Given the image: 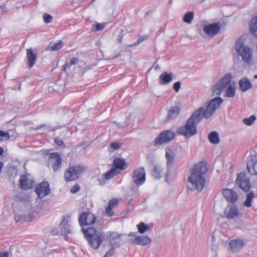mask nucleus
I'll use <instances>...</instances> for the list:
<instances>
[{
	"label": "nucleus",
	"mask_w": 257,
	"mask_h": 257,
	"mask_svg": "<svg viewBox=\"0 0 257 257\" xmlns=\"http://www.w3.org/2000/svg\"><path fill=\"white\" fill-rule=\"evenodd\" d=\"M222 102L220 97L213 99L208 104L206 109L200 107L192 114L191 117L187 120L186 124L180 127L178 133L189 138L197 134V125L204 118L210 117L215 110L218 108Z\"/></svg>",
	"instance_id": "obj_1"
},
{
	"label": "nucleus",
	"mask_w": 257,
	"mask_h": 257,
	"mask_svg": "<svg viewBox=\"0 0 257 257\" xmlns=\"http://www.w3.org/2000/svg\"><path fill=\"white\" fill-rule=\"evenodd\" d=\"M208 169L205 162L196 163L190 170L188 182L194 189L201 191L206 185V176Z\"/></svg>",
	"instance_id": "obj_2"
},
{
	"label": "nucleus",
	"mask_w": 257,
	"mask_h": 257,
	"mask_svg": "<svg viewBox=\"0 0 257 257\" xmlns=\"http://www.w3.org/2000/svg\"><path fill=\"white\" fill-rule=\"evenodd\" d=\"M232 75L230 74H225L216 84L213 88V93L216 95H220L226 88L224 96L233 97L235 94V83L231 81Z\"/></svg>",
	"instance_id": "obj_3"
},
{
	"label": "nucleus",
	"mask_w": 257,
	"mask_h": 257,
	"mask_svg": "<svg viewBox=\"0 0 257 257\" xmlns=\"http://www.w3.org/2000/svg\"><path fill=\"white\" fill-rule=\"evenodd\" d=\"M83 233L92 248L97 250L105 239L104 233L93 227L82 229Z\"/></svg>",
	"instance_id": "obj_4"
},
{
	"label": "nucleus",
	"mask_w": 257,
	"mask_h": 257,
	"mask_svg": "<svg viewBox=\"0 0 257 257\" xmlns=\"http://www.w3.org/2000/svg\"><path fill=\"white\" fill-rule=\"evenodd\" d=\"M235 50L245 63L251 64L253 60V50L249 46L244 45L241 40L238 39L235 43Z\"/></svg>",
	"instance_id": "obj_5"
},
{
	"label": "nucleus",
	"mask_w": 257,
	"mask_h": 257,
	"mask_svg": "<svg viewBox=\"0 0 257 257\" xmlns=\"http://www.w3.org/2000/svg\"><path fill=\"white\" fill-rule=\"evenodd\" d=\"M86 168L82 165H73L69 166L65 170L64 178L66 182L77 180L85 170Z\"/></svg>",
	"instance_id": "obj_6"
},
{
	"label": "nucleus",
	"mask_w": 257,
	"mask_h": 257,
	"mask_svg": "<svg viewBox=\"0 0 257 257\" xmlns=\"http://www.w3.org/2000/svg\"><path fill=\"white\" fill-rule=\"evenodd\" d=\"M47 165L54 172L61 170L62 165V158L58 152L50 153L47 161Z\"/></svg>",
	"instance_id": "obj_7"
},
{
	"label": "nucleus",
	"mask_w": 257,
	"mask_h": 257,
	"mask_svg": "<svg viewBox=\"0 0 257 257\" xmlns=\"http://www.w3.org/2000/svg\"><path fill=\"white\" fill-rule=\"evenodd\" d=\"M51 192L50 185L47 181H43L37 184L35 188V192L38 198L43 199L48 195Z\"/></svg>",
	"instance_id": "obj_8"
},
{
	"label": "nucleus",
	"mask_w": 257,
	"mask_h": 257,
	"mask_svg": "<svg viewBox=\"0 0 257 257\" xmlns=\"http://www.w3.org/2000/svg\"><path fill=\"white\" fill-rule=\"evenodd\" d=\"M236 182L244 192L249 191L251 187L250 180L244 172H240L237 175Z\"/></svg>",
	"instance_id": "obj_9"
},
{
	"label": "nucleus",
	"mask_w": 257,
	"mask_h": 257,
	"mask_svg": "<svg viewBox=\"0 0 257 257\" xmlns=\"http://www.w3.org/2000/svg\"><path fill=\"white\" fill-rule=\"evenodd\" d=\"M133 181L138 186L145 183L146 181V173L144 167L136 169L132 176Z\"/></svg>",
	"instance_id": "obj_10"
},
{
	"label": "nucleus",
	"mask_w": 257,
	"mask_h": 257,
	"mask_svg": "<svg viewBox=\"0 0 257 257\" xmlns=\"http://www.w3.org/2000/svg\"><path fill=\"white\" fill-rule=\"evenodd\" d=\"M175 137V134L171 131L167 130L162 132L156 138L155 145L156 146L166 144L172 141Z\"/></svg>",
	"instance_id": "obj_11"
},
{
	"label": "nucleus",
	"mask_w": 257,
	"mask_h": 257,
	"mask_svg": "<svg viewBox=\"0 0 257 257\" xmlns=\"http://www.w3.org/2000/svg\"><path fill=\"white\" fill-rule=\"evenodd\" d=\"M96 220V216L90 212L82 213L78 218V221L81 226L93 224Z\"/></svg>",
	"instance_id": "obj_12"
},
{
	"label": "nucleus",
	"mask_w": 257,
	"mask_h": 257,
	"mask_svg": "<svg viewBox=\"0 0 257 257\" xmlns=\"http://www.w3.org/2000/svg\"><path fill=\"white\" fill-rule=\"evenodd\" d=\"M224 215L228 219H233L240 218L242 214L236 206L228 205L225 209Z\"/></svg>",
	"instance_id": "obj_13"
},
{
	"label": "nucleus",
	"mask_w": 257,
	"mask_h": 257,
	"mask_svg": "<svg viewBox=\"0 0 257 257\" xmlns=\"http://www.w3.org/2000/svg\"><path fill=\"white\" fill-rule=\"evenodd\" d=\"M220 29L221 26L218 22L205 25L203 27L204 32L210 37H213L217 34L220 32Z\"/></svg>",
	"instance_id": "obj_14"
},
{
	"label": "nucleus",
	"mask_w": 257,
	"mask_h": 257,
	"mask_svg": "<svg viewBox=\"0 0 257 257\" xmlns=\"http://www.w3.org/2000/svg\"><path fill=\"white\" fill-rule=\"evenodd\" d=\"M128 242L132 244H139L144 246L150 243L151 239L147 236L138 235L135 237L130 238L128 239Z\"/></svg>",
	"instance_id": "obj_15"
},
{
	"label": "nucleus",
	"mask_w": 257,
	"mask_h": 257,
	"mask_svg": "<svg viewBox=\"0 0 257 257\" xmlns=\"http://www.w3.org/2000/svg\"><path fill=\"white\" fill-rule=\"evenodd\" d=\"M34 183V181L29 179L28 175L26 174L22 175L19 180L20 187L23 190L32 188Z\"/></svg>",
	"instance_id": "obj_16"
},
{
	"label": "nucleus",
	"mask_w": 257,
	"mask_h": 257,
	"mask_svg": "<svg viewBox=\"0 0 257 257\" xmlns=\"http://www.w3.org/2000/svg\"><path fill=\"white\" fill-rule=\"evenodd\" d=\"M113 167L120 172L128 167V164L122 158H115L112 162Z\"/></svg>",
	"instance_id": "obj_17"
},
{
	"label": "nucleus",
	"mask_w": 257,
	"mask_h": 257,
	"mask_svg": "<svg viewBox=\"0 0 257 257\" xmlns=\"http://www.w3.org/2000/svg\"><path fill=\"white\" fill-rule=\"evenodd\" d=\"M222 193L226 200L230 203H234L238 199L237 193L232 189H223Z\"/></svg>",
	"instance_id": "obj_18"
},
{
	"label": "nucleus",
	"mask_w": 257,
	"mask_h": 257,
	"mask_svg": "<svg viewBox=\"0 0 257 257\" xmlns=\"http://www.w3.org/2000/svg\"><path fill=\"white\" fill-rule=\"evenodd\" d=\"M244 242L242 239H235L229 242L230 249L232 252H237L244 246Z\"/></svg>",
	"instance_id": "obj_19"
},
{
	"label": "nucleus",
	"mask_w": 257,
	"mask_h": 257,
	"mask_svg": "<svg viewBox=\"0 0 257 257\" xmlns=\"http://www.w3.org/2000/svg\"><path fill=\"white\" fill-rule=\"evenodd\" d=\"M118 204V200L117 199L113 198L109 200L105 210L106 214L109 217L112 216L114 214L113 209L117 206Z\"/></svg>",
	"instance_id": "obj_20"
},
{
	"label": "nucleus",
	"mask_w": 257,
	"mask_h": 257,
	"mask_svg": "<svg viewBox=\"0 0 257 257\" xmlns=\"http://www.w3.org/2000/svg\"><path fill=\"white\" fill-rule=\"evenodd\" d=\"M247 169L252 175L257 176V159L249 160L247 163Z\"/></svg>",
	"instance_id": "obj_21"
},
{
	"label": "nucleus",
	"mask_w": 257,
	"mask_h": 257,
	"mask_svg": "<svg viewBox=\"0 0 257 257\" xmlns=\"http://www.w3.org/2000/svg\"><path fill=\"white\" fill-rule=\"evenodd\" d=\"M27 58L28 66L30 69H31L35 65L37 59L36 54L34 53L32 49L29 48L27 50Z\"/></svg>",
	"instance_id": "obj_22"
},
{
	"label": "nucleus",
	"mask_w": 257,
	"mask_h": 257,
	"mask_svg": "<svg viewBox=\"0 0 257 257\" xmlns=\"http://www.w3.org/2000/svg\"><path fill=\"white\" fill-rule=\"evenodd\" d=\"M173 74L172 72H164L159 76V83L161 85L167 84L173 79Z\"/></svg>",
	"instance_id": "obj_23"
},
{
	"label": "nucleus",
	"mask_w": 257,
	"mask_h": 257,
	"mask_svg": "<svg viewBox=\"0 0 257 257\" xmlns=\"http://www.w3.org/2000/svg\"><path fill=\"white\" fill-rule=\"evenodd\" d=\"M249 30L252 35L257 37V16L252 18L249 24Z\"/></svg>",
	"instance_id": "obj_24"
},
{
	"label": "nucleus",
	"mask_w": 257,
	"mask_h": 257,
	"mask_svg": "<svg viewBox=\"0 0 257 257\" xmlns=\"http://www.w3.org/2000/svg\"><path fill=\"white\" fill-rule=\"evenodd\" d=\"M78 62V59L76 57L71 58L69 62H66L63 66L62 71L65 73L67 72L68 70H70L72 65H75Z\"/></svg>",
	"instance_id": "obj_25"
},
{
	"label": "nucleus",
	"mask_w": 257,
	"mask_h": 257,
	"mask_svg": "<svg viewBox=\"0 0 257 257\" xmlns=\"http://www.w3.org/2000/svg\"><path fill=\"white\" fill-rule=\"evenodd\" d=\"M239 85L240 89L242 91H245L249 89L251 86V83L246 78H243L239 81Z\"/></svg>",
	"instance_id": "obj_26"
},
{
	"label": "nucleus",
	"mask_w": 257,
	"mask_h": 257,
	"mask_svg": "<svg viewBox=\"0 0 257 257\" xmlns=\"http://www.w3.org/2000/svg\"><path fill=\"white\" fill-rule=\"evenodd\" d=\"M121 235V234H118L116 232H110L108 236V239L111 244L114 245L116 241L120 240Z\"/></svg>",
	"instance_id": "obj_27"
},
{
	"label": "nucleus",
	"mask_w": 257,
	"mask_h": 257,
	"mask_svg": "<svg viewBox=\"0 0 257 257\" xmlns=\"http://www.w3.org/2000/svg\"><path fill=\"white\" fill-rule=\"evenodd\" d=\"M180 111V108L178 106L172 107L168 111L167 118L171 119L178 115Z\"/></svg>",
	"instance_id": "obj_28"
},
{
	"label": "nucleus",
	"mask_w": 257,
	"mask_h": 257,
	"mask_svg": "<svg viewBox=\"0 0 257 257\" xmlns=\"http://www.w3.org/2000/svg\"><path fill=\"white\" fill-rule=\"evenodd\" d=\"M63 45L61 40H59L57 43L50 42L48 46V50L50 51H56L60 49Z\"/></svg>",
	"instance_id": "obj_29"
},
{
	"label": "nucleus",
	"mask_w": 257,
	"mask_h": 257,
	"mask_svg": "<svg viewBox=\"0 0 257 257\" xmlns=\"http://www.w3.org/2000/svg\"><path fill=\"white\" fill-rule=\"evenodd\" d=\"M208 140L213 144H218L220 142V139L218 133L216 132H212L208 135Z\"/></svg>",
	"instance_id": "obj_30"
},
{
	"label": "nucleus",
	"mask_w": 257,
	"mask_h": 257,
	"mask_svg": "<svg viewBox=\"0 0 257 257\" xmlns=\"http://www.w3.org/2000/svg\"><path fill=\"white\" fill-rule=\"evenodd\" d=\"M164 173L163 169L160 166L156 165L154 167L153 170V175L155 178H160L163 176Z\"/></svg>",
	"instance_id": "obj_31"
},
{
	"label": "nucleus",
	"mask_w": 257,
	"mask_h": 257,
	"mask_svg": "<svg viewBox=\"0 0 257 257\" xmlns=\"http://www.w3.org/2000/svg\"><path fill=\"white\" fill-rule=\"evenodd\" d=\"M119 173V171H116L115 169L112 167L108 171L103 174V176L106 180H109L113 178V177H114L115 176L117 175Z\"/></svg>",
	"instance_id": "obj_32"
},
{
	"label": "nucleus",
	"mask_w": 257,
	"mask_h": 257,
	"mask_svg": "<svg viewBox=\"0 0 257 257\" xmlns=\"http://www.w3.org/2000/svg\"><path fill=\"white\" fill-rule=\"evenodd\" d=\"M194 19V13L193 12L187 13L183 17V21L187 24H191Z\"/></svg>",
	"instance_id": "obj_33"
},
{
	"label": "nucleus",
	"mask_w": 257,
	"mask_h": 257,
	"mask_svg": "<svg viewBox=\"0 0 257 257\" xmlns=\"http://www.w3.org/2000/svg\"><path fill=\"white\" fill-rule=\"evenodd\" d=\"M254 198V193L253 192H250L246 195V199L244 202V206L249 207L251 205L252 199Z\"/></svg>",
	"instance_id": "obj_34"
},
{
	"label": "nucleus",
	"mask_w": 257,
	"mask_h": 257,
	"mask_svg": "<svg viewBox=\"0 0 257 257\" xmlns=\"http://www.w3.org/2000/svg\"><path fill=\"white\" fill-rule=\"evenodd\" d=\"M166 157L167 159V166L171 165L173 163L174 160L173 152L171 150H169V151L167 152L166 153Z\"/></svg>",
	"instance_id": "obj_35"
},
{
	"label": "nucleus",
	"mask_w": 257,
	"mask_h": 257,
	"mask_svg": "<svg viewBox=\"0 0 257 257\" xmlns=\"http://www.w3.org/2000/svg\"><path fill=\"white\" fill-rule=\"evenodd\" d=\"M137 228L140 233L143 234L147 230H149V227L148 225H146L145 223L141 222L137 225Z\"/></svg>",
	"instance_id": "obj_36"
},
{
	"label": "nucleus",
	"mask_w": 257,
	"mask_h": 257,
	"mask_svg": "<svg viewBox=\"0 0 257 257\" xmlns=\"http://www.w3.org/2000/svg\"><path fill=\"white\" fill-rule=\"evenodd\" d=\"M256 117L255 115H251L248 118H245L243 119V122L246 125H251L255 120Z\"/></svg>",
	"instance_id": "obj_37"
},
{
	"label": "nucleus",
	"mask_w": 257,
	"mask_h": 257,
	"mask_svg": "<svg viewBox=\"0 0 257 257\" xmlns=\"http://www.w3.org/2000/svg\"><path fill=\"white\" fill-rule=\"evenodd\" d=\"M105 25L103 23H99L96 25H93L91 28V30L93 32H96L103 29Z\"/></svg>",
	"instance_id": "obj_38"
},
{
	"label": "nucleus",
	"mask_w": 257,
	"mask_h": 257,
	"mask_svg": "<svg viewBox=\"0 0 257 257\" xmlns=\"http://www.w3.org/2000/svg\"><path fill=\"white\" fill-rule=\"evenodd\" d=\"M10 138L9 134L3 131H0V141L8 140Z\"/></svg>",
	"instance_id": "obj_39"
},
{
	"label": "nucleus",
	"mask_w": 257,
	"mask_h": 257,
	"mask_svg": "<svg viewBox=\"0 0 257 257\" xmlns=\"http://www.w3.org/2000/svg\"><path fill=\"white\" fill-rule=\"evenodd\" d=\"M43 19L45 23L48 24L52 22L53 18L50 14L45 13L43 16Z\"/></svg>",
	"instance_id": "obj_40"
},
{
	"label": "nucleus",
	"mask_w": 257,
	"mask_h": 257,
	"mask_svg": "<svg viewBox=\"0 0 257 257\" xmlns=\"http://www.w3.org/2000/svg\"><path fill=\"white\" fill-rule=\"evenodd\" d=\"M80 189V186L78 184H75L71 189L70 191L72 193H76Z\"/></svg>",
	"instance_id": "obj_41"
},
{
	"label": "nucleus",
	"mask_w": 257,
	"mask_h": 257,
	"mask_svg": "<svg viewBox=\"0 0 257 257\" xmlns=\"http://www.w3.org/2000/svg\"><path fill=\"white\" fill-rule=\"evenodd\" d=\"M114 254V249L113 248H111L109 250L107 251L103 257H111Z\"/></svg>",
	"instance_id": "obj_42"
},
{
	"label": "nucleus",
	"mask_w": 257,
	"mask_h": 257,
	"mask_svg": "<svg viewBox=\"0 0 257 257\" xmlns=\"http://www.w3.org/2000/svg\"><path fill=\"white\" fill-rule=\"evenodd\" d=\"M181 88V83L179 81L175 82L173 85V88L176 92L179 91Z\"/></svg>",
	"instance_id": "obj_43"
},
{
	"label": "nucleus",
	"mask_w": 257,
	"mask_h": 257,
	"mask_svg": "<svg viewBox=\"0 0 257 257\" xmlns=\"http://www.w3.org/2000/svg\"><path fill=\"white\" fill-rule=\"evenodd\" d=\"M54 143L59 147L62 146L64 144L63 140L59 138H56L54 139Z\"/></svg>",
	"instance_id": "obj_44"
},
{
	"label": "nucleus",
	"mask_w": 257,
	"mask_h": 257,
	"mask_svg": "<svg viewBox=\"0 0 257 257\" xmlns=\"http://www.w3.org/2000/svg\"><path fill=\"white\" fill-rule=\"evenodd\" d=\"M110 146H111V148H112L113 149H114L115 150L118 149L120 148L119 144L118 143H115V142L111 143Z\"/></svg>",
	"instance_id": "obj_45"
},
{
	"label": "nucleus",
	"mask_w": 257,
	"mask_h": 257,
	"mask_svg": "<svg viewBox=\"0 0 257 257\" xmlns=\"http://www.w3.org/2000/svg\"><path fill=\"white\" fill-rule=\"evenodd\" d=\"M69 218H70V216H69L63 217V220L60 223V225H62L63 224H64L65 223V222L67 224L68 222V219Z\"/></svg>",
	"instance_id": "obj_46"
},
{
	"label": "nucleus",
	"mask_w": 257,
	"mask_h": 257,
	"mask_svg": "<svg viewBox=\"0 0 257 257\" xmlns=\"http://www.w3.org/2000/svg\"><path fill=\"white\" fill-rule=\"evenodd\" d=\"M0 257H9V253L7 251L1 252Z\"/></svg>",
	"instance_id": "obj_47"
},
{
	"label": "nucleus",
	"mask_w": 257,
	"mask_h": 257,
	"mask_svg": "<svg viewBox=\"0 0 257 257\" xmlns=\"http://www.w3.org/2000/svg\"><path fill=\"white\" fill-rule=\"evenodd\" d=\"M46 126V125L45 124H40L39 125H38L34 130H37L40 129L42 127H45Z\"/></svg>",
	"instance_id": "obj_48"
},
{
	"label": "nucleus",
	"mask_w": 257,
	"mask_h": 257,
	"mask_svg": "<svg viewBox=\"0 0 257 257\" xmlns=\"http://www.w3.org/2000/svg\"><path fill=\"white\" fill-rule=\"evenodd\" d=\"M169 175H170V173H166V176L165 177V181L166 182H168L169 181Z\"/></svg>",
	"instance_id": "obj_49"
},
{
	"label": "nucleus",
	"mask_w": 257,
	"mask_h": 257,
	"mask_svg": "<svg viewBox=\"0 0 257 257\" xmlns=\"http://www.w3.org/2000/svg\"><path fill=\"white\" fill-rule=\"evenodd\" d=\"M128 236H133V237H135L136 236V233H134V232H130L129 234H128Z\"/></svg>",
	"instance_id": "obj_50"
},
{
	"label": "nucleus",
	"mask_w": 257,
	"mask_h": 257,
	"mask_svg": "<svg viewBox=\"0 0 257 257\" xmlns=\"http://www.w3.org/2000/svg\"><path fill=\"white\" fill-rule=\"evenodd\" d=\"M4 149L2 147H0V156L3 154Z\"/></svg>",
	"instance_id": "obj_51"
},
{
	"label": "nucleus",
	"mask_w": 257,
	"mask_h": 257,
	"mask_svg": "<svg viewBox=\"0 0 257 257\" xmlns=\"http://www.w3.org/2000/svg\"><path fill=\"white\" fill-rule=\"evenodd\" d=\"M15 220L17 222H18L20 220V218H19V217H15Z\"/></svg>",
	"instance_id": "obj_52"
},
{
	"label": "nucleus",
	"mask_w": 257,
	"mask_h": 257,
	"mask_svg": "<svg viewBox=\"0 0 257 257\" xmlns=\"http://www.w3.org/2000/svg\"><path fill=\"white\" fill-rule=\"evenodd\" d=\"M254 78L255 79H257V74H256V75H255L254 76Z\"/></svg>",
	"instance_id": "obj_53"
},
{
	"label": "nucleus",
	"mask_w": 257,
	"mask_h": 257,
	"mask_svg": "<svg viewBox=\"0 0 257 257\" xmlns=\"http://www.w3.org/2000/svg\"><path fill=\"white\" fill-rule=\"evenodd\" d=\"M212 240L214 241V236H212Z\"/></svg>",
	"instance_id": "obj_54"
}]
</instances>
